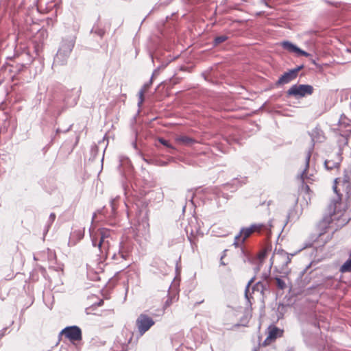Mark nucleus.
Masks as SVG:
<instances>
[{"label": "nucleus", "instance_id": "f257e3e1", "mask_svg": "<svg viewBox=\"0 0 351 351\" xmlns=\"http://www.w3.org/2000/svg\"><path fill=\"white\" fill-rule=\"evenodd\" d=\"M335 184L333 186L335 192L337 194V199H334L328 206V216L324 217L320 226L326 228L327 225L335 221L337 226H342L346 224L351 219V213L347 210V205L341 201V197L337 192V186L339 183L337 179L335 180Z\"/></svg>", "mask_w": 351, "mask_h": 351}, {"label": "nucleus", "instance_id": "f03ea898", "mask_svg": "<svg viewBox=\"0 0 351 351\" xmlns=\"http://www.w3.org/2000/svg\"><path fill=\"white\" fill-rule=\"evenodd\" d=\"M290 261L291 258L289 255L283 250L280 249H276L272 257L271 258V265H275L276 268L281 269L282 271L285 273V271L284 270L290 263Z\"/></svg>", "mask_w": 351, "mask_h": 351}, {"label": "nucleus", "instance_id": "7ed1b4c3", "mask_svg": "<svg viewBox=\"0 0 351 351\" xmlns=\"http://www.w3.org/2000/svg\"><path fill=\"white\" fill-rule=\"evenodd\" d=\"M92 243L97 246L101 252H106L110 246V232L108 230L101 229L99 230V239L93 238Z\"/></svg>", "mask_w": 351, "mask_h": 351}, {"label": "nucleus", "instance_id": "20e7f679", "mask_svg": "<svg viewBox=\"0 0 351 351\" xmlns=\"http://www.w3.org/2000/svg\"><path fill=\"white\" fill-rule=\"evenodd\" d=\"M265 226L263 224H253L250 227L247 228H243L239 234H237L234 238V244L236 246H239L240 244L243 243L245 240L254 232H260L262 228Z\"/></svg>", "mask_w": 351, "mask_h": 351}, {"label": "nucleus", "instance_id": "39448f33", "mask_svg": "<svg viewBox=\"0 0 351 351\" xmlns=\"http://www.w3.org/2000/svg\"><path fill=\"white\" fill-rule=\"evenodd\" d=\"M313 91V88L311 85L300 84L293 85L288 90L287 94L289 95L294 96L295 98L303 97L307 95H311Z\"/></svg>", "mask_w": 351, "mask_h": 351}, {"label": "nucleus", "instance_id": "423d86ee", "mask_svg": "<svg viewBox=\"0 0 351 351\" xmlns=\"http://www.w3.org/2000/svg\"><path fill=\"white\" fill-rule=\"evenodd\" d=\"M136 324L139 333L143 335L154 324V321L148 315L141 314L136 321Z\"/></svg>", "mask_w": 351, "mask_h": 351}, {"label": "nucleus", "instance_id": "0eeeda50", "mask_svg": "<svg viewBox=\"0 0 351 351\" xmlns=\"http://www.w3.org/2000/svg\"><path fill=\"white\" fill-rule=\"evenodd\" d=\"M62 334L64 335L71 341H78L82 339L81 330L75 326L65 328L62 330Z\"/></svg>", "mask_w": 351, "mask_h": 351}, {"label": "nucleus", "instance_id": "6e6552de", "mask_svg": "<svg viewBox=\"0 0 351 351\" xmlns=\"http://www.w3.org/2000/svg\"><path fill=\"white\" fill-rule=\"evenodd\" d=\"M282 47L289 52L295 53L298 56H310V54L298 47L289 41H283L281 43Z\"/></svg>", "mask_w": 351, "mask_h": 351}, {"label": "nucleus", "instance_id": "1a4fd4ad", "mask_svg": "<svg viewBox=\"0 0 351 351\" xmlns=\"http://www.w3.org/2000/svg\"><path fill=\"white\" fill-rule=\"evenodd\" d=\"M73 45L72 43L68 44L66 47L62 45L56 54V56L55 58V62L60 63L62 59H64V58L66 57L68 54L71 51Z\"/></svg>", "mask_w": 351, "mask_h": 351}, {"label": "nucleus", "instance_id": "9d476101", "mask_svg": "<svg viewBox=\"0 0 351 351\" xmlns=\"http://www.w3.org/2000/svg\"><path fill=\"white\" fill-rule=\"evenodd\" d=\"M298 70H291L289 72L284 73L278 80V83L279 84H287L293 80L297 75Z\"/></svg>", "mask_w": 351, "mask_h": 351}, {"label": "nucleus", "instance_id": "9b49d317", "mask_svg": "<svg viewBox=\"0 0 351 351\" xmlns=\"http://www.w3.org/2000/svg\"><path fill=\"white\" fill-rule=\"evenodd\" d=\"M269 334L265 341L274 340L282 335V330H280L277 327H269Z\"/></svg>", "mask_w": 351, "mask_h": 351}, {"label": "nucleus", "instance_id": "f8f14e48", "mask_svg": "<svg viewBox=\"0 0 351 351\" xmlns=\"http://www.w3.org/2000/svg\"><path fill=\"white\" fill-rule=\"evenodd\" d=\"M311 158V153L308 152L306 160H305V167L300 175V180L304 182L305 180H311V178L307 175V171L309 167V160Z\"/></svg>", "mask_w": 351, "mask_h": 351}, {"label": "nucleus", "instance_id": "ddd939ff", "mask_svg": "<svg viewBox=\"0 0 351 351\" xmlns=\"http://www.w3.org/2000/svg\"><path fill=\"white\" fill-rule=\"evenodd\" d=\"M175 141L179 145H190L195 142V140L186 136H178L175 138Z\"/></svg>", "mask_w": 351, "mask_h": 351}, {"label": "nucleus", "instance_id": "4468645a", "mask_svg": "<svg viewBox=\"0 0 351 351\" xmlns=\"http://www.w3.org/2000/svg\"><path fill=\"white\" fill-rule=\"evenodd\" d=\"M152 83V80H151L149 83H147L143 85V86L141 88V89L138 92V106H141L144 101V93L149 88L150 85Z\"/></svg>", "mask_w": 351, "mask_h": 351}, {"label": "nucleus", "instance_id": "2eb2a0df", "mask_svg": "<svg viewBox=\"0 0 351 351\" xmlns=\"http://www.w3.org/2000/svg\"><path fill=\"white\" fill-rule=\"evenodd\" d=\"M340 271L341 272H351V256H350V258L341 265Z\"/></svg>", "mask_w": 351, "mask_h": 351}, {"label": "nucleus", "instance_id": "dca6fc26", "mask_svg": "<svg viewBox=\"0 0 351 351\" xmlns=\"http://www.w3.org/2000/svg\"><path fill=\"white\" fill-rule=\"evenodd\" d=\"M276 280L277 286L279 289H285L286 283L282 279H281L280 278H276Z\"/></svg>", "mask_w": 351, "mask_h": 351}, {"label": "nucleus", "instance_id": "f3484780", "mask_svg": "<svg viewBox=\"0 0 351 351\" xmlns=\"http://www.w3.org/2000/svg\"><path fill=\"white\" fill-rule=\"evenodd\" d=\"M324 164H325L326 167L328 169H332L333 168L338 167V166H339L338 162L332 163L331 161H330V160H326Z\"/></svg>", "mask_w": 351, "mask_h": 351}, {"label": "nucleus", "instance_id": "a211bd4d", "mask_svg": "<svg viewBox=\"0 0 351 351\" xmlns=\"http://www.w3.org/2000/svg\"><path fill=\"white\" fill-rule=\"evenodd\" d=\"M227 36H217L215 38V45H218L219 43H221L224 41H226L227 40Z\"/></svg>", "mask_w": 351, "mask_h": 351}, {"label": "nucleus", "instance_id": "6ab92c4d", "mask_svg": "<svg viewBox=\"0 0 351 351\" xmlns=\"http://www.w3.org/2000/svg\"><path fill=\"white\" fill-rule=\"evenodd\" d=\"M159 142L162 144L163 145L166 146L167 147H169L171 149H175V147L173 146H172L169 143V141L163 139V138H159L158 139Z\"/></svg>", "mask_w": 351, "mask_h": 351}, {"label": "nucleus", "instance_id": "aec40b11", "mask_svg": "<svg viewBox=\"0 0 351 351\" xmlns=\"http://www.w3.org/2000/svg\"><path fill=\"white\" fill-rule=\"evenodd\" d=\"M253 280L254 279L252 278L247 283L246 287H245V296L246 298V299L247 300H250V298H249V296H248V291H249V288H250V286L251 285V284L253 282Z\"/></svg>", "mask_w": 351, "mask_h": 351}, {"label": "nucleus", "instance_id": "412c9836", "mask_svg": "<svg viewBox=\"0 0 351 351\" xmlns=\"http://www.w3.org/2000/svg\"><path fill=\"white\" fill-rule=\"evenodd\" d=\"M56 215L53 213H51L49 216V219L51 221H53L55 220Z\"/></svg>", "mask_w": 351, "mask_h": 351}, {"label": "nucleus", "instance_id": "4be33fe9", "mask_svg": "<svg viewBox=\"0 0 351 351\" xmlns=\"http://www.w3.org/2000/svg\"><path fill=\"white\" fill-rule=\"evenodd\" d=\"M304 189H305L306 191H308V190H309V187L308 185L304 186Z\"/></svg>", "mask_w": 351, "mask_h": 351}, {"label": "nucleus", "instance_id": "5701e85b", "mask_svg": "<svg viewBox=\"0 0 351 351\" xmlns=\"http://www.w3.org/2000/svg\"><path fill=\"white\" fill-rule=\"evenodd\" d=\"M265 256V252H263L261 254V258H264V256Z\"/></svg>", "mask_w": 351, "mask_h": 351}, {"label": "nucleus", "instance_id": "b1692460", "mask_svg": "<svg viewBox=\"0 0 351 351\" xmlns=\"http://www.w3.org/2000/svg\"><path fill=\"white\" fill-rule=\"evenodd\" d=\"M269 228H271L272 226V225L271 223H269Z\"/></svg>", "mask_w": 351, "mask_h": 351}, {"label": "nucleus", "instance_id": "393cba45", "mask_svg": "<svg viewBox=\"0 0 351 351\" xmlns=\"http://www.w3.org/2000/svg\"><path fill=\"white\" fill-rule=\"evenodd\" d=\"M254 351H256V350Z\"/></svg>", "mask_w": 351, "mask_h": 351}]
</instances>
